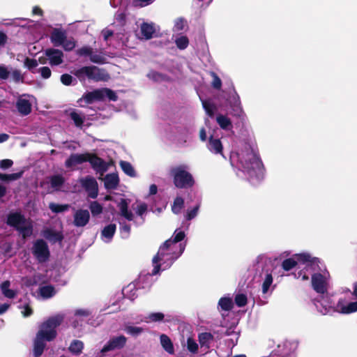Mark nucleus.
<instances>
[{
    "mask_svg": "<svg viewBox=\"0 0 357 357\" xmlns=\"http://www.w3.org/2000/svg\"><path fill=\"white\" fill-rule=\"evenodd\" d=\"M185 236L184 231L179 229H176L172 237L160 246L157 255L153 258V269L151 274L147 275L148 277L157 275L160 271L169 268L181 255L185 247V243L181 242ZM145 277L146 275H141L139 280H143Z\"/></svg>",
    "mask_w": 357,
    "mask_h": 357,
    "instance_id": "nucleus-1",
    "label": "nucleus"
},
{
    "mask_svg": "<svg viewBox=\"0 0 357 357\" xmlns=\"http://www.w3.org/2000/svg\"><path fill=\"white\" fill-rule=\"evenodd\" d=\"M231 166L249 178L260 179L264 174V166L257 154L249 146L232 153L230 156Z\"/></svg>",
    "mask_w": 357,
    "mask_h": 357,
    "instance_id": "nucleus-2",
    "label": "nucleus"
},
{
    "mask_svg": "<svg viewBox=\"0 0 357 357\" xmlns=\"http://www.w3.org/2000/svg\"><path fill=\"white\" fill-rule=\"evenodd\" d=\"M63 315L56 314L44 321L36 334L33 342V355L39 357L46 346V342L53 340L56 336V328L62 323Z\"/></svg>",
    "mask_w": 357,
    "mask_h": 357,
    "instance_id": "nucleus-3",
    "label": "nucleus"
},
{
    "mask_svg": "<svg viewBox=\"0 0 357 357\" xmlns=\"http://www.w3.org/2000/svg\"><path fill=\"white\" fill-rule=\"evenodd\" d=\"M7 223L10 226L14 227L24 238L32 234L33 225L31 220L26 219L20 213H10L8 216Z\"/></svg>",
    "mask_w": 357,
    "mask_h": 357,
    "instance_id": "nucleus-4",
    "label": "nucleus"
},
{
    "mask_svg": "<svg viewBox=\"0 0 357 357\" xmlns=\"http://www.w3.org/2000/svg\"><path fill=\"white\" fill-rule=\"evenodd\" d=\"M188 169L186 165H179L171 169L170 173L176 187L186 188L193 185L194 179Z\"/></svg>",
    "mask_w": 357,
    "mask_h": 357,
    "instance_id": "nucleus-5",
    "label": "nucleus"
},
{
    "mask_svg": "<svg viewBox=\"0 0 357 357\" xmlns=\"http://www.w3.org/2000/svg\"><path fill=\"white\" fill-rule=\"evenodd\" d=\"M105 98H107L109 100L116 101L117 100V96L112 90L107 88H103L89 92L83 96V100L86 103L104 100Z\"/></svg>",
    "mask_w": 357,
    "mask_h": 357,
    "instance_id": "nucleus-6",
    "label": "nucleus"
},
{
    "mask_svg": "<svg viewBox=\"0 0 357 357\" xmlns=\"http://www.w3.org/2000/svg\"><path fill=\"white\" fill-rule=\"evenodd\" d=\"M314 304L317 310L322 314L330 313L334 310L335 311L336 305H335L331 296L328 292L319 294L317 298L314 300Z\"/></svg>",
    "mask_w": 357,
    "mask_h": 357,
    "instance_id": "nucleus-7",
    "label": "nucleus"
},
{
    "mask_svg": "<svg viewBox=\"0 0 357 357\" xmlns=\"http://www.w3.org/2000/svg\"><path fill=\"white\" fill-rule=\"evenodd\" d=\"M330 275L328 271L314 273L312 275V286L313 289L319 294L327 292Z\"/></svg>",
    "mask_w": 357,
    "mask_h": 357,
    "instance_id": "nucleus-8",
    "label": "nucleus"
},
{
    "mask_svg": "<svg viewBox=\"0 0 357 357\" xmlns=\"http://www.w3.org/2000/svg\"><path fill=\"white\" fill-rule=\"evenodd\" d=\"M317 258L312 257L307 252L296 254L291 258L287 259L283 261L282 267L285 271H289L296 266L298 263L305 264L306 263L314 262Z\"/></svg>",
    "mask_w": 357,
    "mask_h": 357,
    "instance_id": "nucleus-9",
    "label": "nucleus"
},
{
    "mask_svg": "<svg viewBox=\"0 0 357 357\" xmlns=\"http://www.w3.org/2000/svg\"><path fill=\"white\" fill-rule=\"evenodd\" d=\"M35 100V98L29 94L24 93L19 96L15 102L17 112L22 116L29 114Z\"/></svg>",
    "mask_w": 357,
    "mask_h": 357,
    "instance_id": "nucleus-10",
    "label": "nucleus"
},
{
    "mask_svg": "<svg viewBox=\"0 0 357 357\" xmlns=\"http://www.w3.org/2000/svg\"><path fill=\"white\" fill-rule=\"evenodd\" d=\"M34 257L40 263L45 262L49 259L50 252L47 243L42 240H36L31 249Z\"/></svg>",
    "mask_w": 357,
    "mask_h": 357,
    "instance_id": "nucleus-11",
    "label": "nucleus"
},
{
    "mask_svg": "<svg viewBox=\"0 0 357 357\" xmlns=\"http://www.w3.org/2000/svg\"><path fill=\"white\" fill-rule=\"evenodd\" d=\"M87 162L90 163L94 171L100 174V176H102L109 169V166L112 164V162L104 161L97 155L89 153L87 159ZM99 178H101L99 177Z\"/></svg>",
    "mask_w": 357,
    "mask_h": 357,
    "instance_id": "nucleus-12",
    "label": "nucleus"
},
{
    "mask_svg": "<svg viewBox=\"0 0 357 357\" xmlns=\"http://www.w3.org/2000/svg\"><path fill=\"white\" fill-rule=\"evenodd\" d=\"M79 183L82 187L86 190L88 196L92 199H95L98 195V185L96 180L90 176L82 178Z\"/></svg>",
    "mask_w": 357,
    "mask_h": 357,
    "instance_id": "nucleus-13",
    "label": "nucleus"
},
{
    "mask_svg": "<svg viewBox=\"0 0 357 357\" xmlns=\"http://www.w3.org/2000/svg\"><path fill=\"white\" fill-rule=\"evenodd\" d=\"M126 343V338L123 335L114 337L110 339L101 349L102 353H105L114 349H121Z\"/></svg>",
    "mask_w": 357,
    "mask_h": 357,
    "instance_id": "nucleus-14",
    "label": "nucleus"
},
{
    "mask_svg": "<svg viewBox=\"0 0 357 357\" xmlns=\"http://www.w3.org/2000/svg\"><path fill=\"white\" fill-rule=\"evenodd\" d=\"M45 56L51 66H59L63 62V52L59 50L50 48L45 50Z\"/></svg>",
    "mask_w": 357,
    "mask_h": 357,
    "instance_id": "nucleus-15",
    "label": "nucleus"
},
{
    "mask_svg": "<svg viewBox=\"0 0 357 357\" xmlns=\"http://www.w3.org/2000/svg\"><path fill=\"white\" fill-rule=\"evenodd\" d=\"M335 311L342 314H351L357 312V301L346 303L343 299H340L336 304Z\"/></svg>",
    "mask_w": 357,
    "mask_h": 357,
    "instance_id": "nucleus-16",
    "label": "nucleus"
},
{
    "mask_svg": "<svg viewBox=\"0 0 357 357\" xmlns=\"http://www.w3.org/2000/svg\"><path fill=\"white\" fill-rule=\"evenodd\" d=\"M90 214L87 210L79 209L74 214V225L76 227H84L89 221Z\"/></svg>",
    "mask_w": 357,
    "mask_h": 357,
    "instance_id": "nucleus-17",
    "label": "nucleus"
},
{
    "mask_svg": "<svg viewBox=\"0 0 357 357\" xmlns=\"http://www.w3.org/2000/svg\"><path fill=\"white\" fill-rule=\"evenodd\" d=\"M229 105L234 116L241 117L243 115L240 97L236 92L231 96Z\"/></svg>",
    "mask_w": 357,
    "mask_h": 357,
    "instance_id": "nucleus-18",
    "label": "nucleus"
},
{
    "mask_svg": "<svg viewBox=\"0 0 357 357\" xmlns=\"http://www.w3.org/2000/svg\"><path fill=\"white\" fill-rule=\"evenodd\" d=\"M208 150L213 154H220L225 158L222 154L223 146L220 139L211 136L206 144Z\"/></svg>",
    "mask_w": 357,
    "mask_h": 357,
    "instance_id": "nucleus-19",
    "label": "nucleus"
},
{
    "mask_svg": "<svg viewBox=\"0 0 357 357\" xmlns=\"http://www.w3.org/2000/svg\"><path fill=\"white\" fill-rule=\"evenodd\" d=\"M89 153L82 154H72L65 162V166L67 168H72L76 165L87 162Z\"/></svg>",
    "mask_w": 357,
    "mask_h": 357,
    "instance_id": "nucleus-20",
    "label": "nucleus"
},
{
    "mask_svg": "<svg viewBox=\"0 0 357 357\" xmlns=\"http://www.w3.org/2000/svg\"><path fill=\"white\" fill-rule=\"evenodd\" d=\"M119 215L128 221H132L134 218V214L128 209V202L125 199H121L118 203Z\"/></svg>",
    "mask_w": 357,
    "mask_h": 357,
    "instance_id": "nucleus-21",
    "label": "nucleus"
},
{
    "mask_svg": "<svg viewBox=\"0 0 357 357\" xmlns=\"http://www.w3.org/2000/svg\"><path fill=\"white\" fill-rule=\"evenodd\" d=\"M90 79L93 81H106L109 76L103 69L96 66H91Z\"/></svg>",
    "mask_w": 357,
    "mask_h": 357,
    "instance_id": "nucleus-22",
    "label": "nucleus"
},
{
    "mask_svg": "<svg viewBox=\"0 0 357 357\" xmlns=\"http://www.w3.org/2000/svg\"><path fill=\"white\" fill-rule=\"evenodd\" d=\"M66 38V33L64 31L56 29L53 30L51 34V41L54 46H61Z\"/></svg>",
    "mask_w": 357,
    "mask_h": 357,
    "instance_id": "nucleus-23",
    "label": "nucleus"
},
{
    "mask_svg": "<svg viewBox=\"0 0 357 357\" xmlns=\"http://www.w3.org/2000/svg\"><path fill=\"white\" fill-rule=\"evenodd\" d=\"M0 289L2 294L7 298H14L17 295V291L10 289V282L8 280L3 281L0 284Z\"/></svg>",
    "mask_w": 357,
    "mask_h": 357,
    "instance_id": "nucleus-24",
    "label": "nucleus"
},
{
    "mask_svg": "<svg viewBox=\"0 0 357 357\" xmlns=\"http://www.w3.org/2000/svg\"><path fill=\"white\" fill-rule=\"evenodd\" d=\"M105 187L107 189H115L119 183V178L116 174H107L104 178Z\"/></svg>",
    "mask_w": 357,
    "mask_h": 357,
    "instance_id": "nucleus-25",
    "label": "nucleus"
},
{
    "mask_svg": "<svg viewBox=\"0 0 357 357\" xmlns=\"http://www.w3.org/2000/svg\"><path fill=\"white\" fill-rule=\"evenodd\" d=\"M115 231L116 225L114 224H110L105 227L101 233L104 241L106 243L109 242L112 240Z\"/></svg>",
    "mask_w": 357,
    "mask_h": 357,
    "instance_id": "nucleus-26",
    "label": "nucleus"
},
{
    "mask_svg": "<svg viewBox=\"0 0 357 357\" xmlns=\"http://www.w3.org/2000/svg\"><path fill=\"white\" fill-rule=\"evenodd\" d=\"M216 121L220 127L223 130H229L232 128L231 120L225 115L218 114L216 116Z\"/></svg>",
    "mask_w": 357,
    "mask_h": 357,
    "instance_id": "nucleus-27",
    "label": "nucleus"
},
{
    "mask_svg": "<svg viewBox=\"0 0 357 357\" xmlns=\"http://www.w3.org/2000/svg\"><path fill=\"white\" fill-rule=\"evenodd\" d=\"M140 29L142 35L145 39L151 38L155 32L153 24L143 23Z\"/></svg>",
    "mask_w": 357,
    "mask_h": 357,
    "instance_id": "nucleus-28",
    "label": "nucleus"
},
{
    "mask_svg": "<svg viewBox=\"0 0 357 357\" xmlns=\"http://www.w3.org/2000/svg\"><path fill=\"white\" fill-rule=\"evenodd\" d=\"M123 296L130 300H134L137 296V288L135 283H130L123 289Z\"/></svg>",
    "mask_w": 357,
    "mask_h": 357,
    "instance_id": "nucleus-29",
    "label": "nucleus"
},
{
    "mask_svg": "<svg viewBox=\"0 0 357 357\" xmlns=\"http://www.w3.org/2000/svg\"><path fill=\"white\" fill-rule=\"evenodd\" d=\"M91 66L82 67L74 71V75L80 80L90 79Z\"/></svg>",
    "mask_w": 357,
    "mask_h": 357,
    "instance_id": "nucleus-30",
    "label": "nucleus"
},
{
    "mask_svg": "<svg viewBox=\"0 0 357 357\" xmlns=\"http://www.w3.org/2000/svg\"><path fill=\"white\" fill-rule=\"evenodd\" d=\"M160 343L163 349L169 354H173L174 352L173 344L169 337L166 335H160Z\"/></svg>",
    "mask_w": 357,
    "mask_h": 357,
    "instance_id": "nucleus-31",
    "label": "nucleus"
},
{
    "mask_svg": "<svg viewBox=\"0 0 357 357\" xmlns=\"http://www.w3.org/2000/svg\"><path fill=\"white\" fill-rule=\"evenodd\" d=\"M56 290L54 287L51 285H45L39 288V294L43 298H50L55 295Z\"/></svg>",
    "mask_w": 357,
    "mask_h": 357,
    "instance_id": "nucleus-32",
    "label": "nucleus"
},
{
    "mask_svg": "<svg viewBox=\"0 0 357 357\" xmlns=\"http://www.w3.org/2000/svg\"><path fill=\"white\" fill-rule=\"evenodd\" d=\"M119 165L123 172L130 177H135L137 176L136 172L132 165L127 161L121 160Z\"/></svg>",
    "mask_w": 357,
    "mask_h": 357,
    "instance_id": "nucleus-33",
    "label": "nucleus"
},
{
    "mask_svg": "<svg viewBox=\"0 0 357 357\" xmlns=\"http://www.w3.org/2000/svg\"><path fill=\"white\" fill-rule=\"evenodd\" d=\"M84 349V343L78 340H73L69 347V351L74 355H79L82 353Z\"/></svg>",
    "mask_w": 357,
    "mask_h": 357,
    "instance_id": "nucleus-34",
    "label": "nucleus"
},
{
    "mask_svg": "<svg viewBox=\"0 0 357 357\" xmlns=\"http://www.w3.org/2000/svg\"><path fill=\"white\" fill-rule=\"evenodd\" d=\"M43 236L47 240L53 242L61 241L62 236L59 232H54L51 229H46L43 231Z\"/></svg>",
    "mask_w": 357,
    "mask_h": 357,
    "instance_id": "nucleus-35",
    "label": "nucleus"
},
{
    "mask_svg": "<svg viewBox=\"0 0 357 357\" xmlns=\"http://www.w3.org/2000/svg\"><path fill=\"white\" fill-rule=\"evenodd\" d=\"M213 335L210 333H202L199 335V342L201 347H209V344L213 340Z\"/></svg>",
    "mask_w": 357,
    "mask_h": 357,
    "instance_id": "nucleus-36",
    "label": "nucleus"
},
{
    "mask_svg": "<svg viewBox=\"0 0 357 357\" xmlns=\"http://www.w3.org/2000/svg\"><path fill=\"white\" fill-rule=\"evenodd\" d=\"M319 262V259H317V261H315L314 263H306L305 264V267L303 270H301L298 271L297 273H294V275L296 278L301 279L303 281L308 280H309V274L306 273L308 267L311 265L317 264Z\"/></svg>",
    "mask_w": 357,
    "mask_h": 357,
    "instance_id": "nucleus-37",
    "label": "nucleus"
},
{
    "mask_svg": "<svg viewBox=\"0 0 357 357\" xmlns=\"http://www.w3.org/2000/svg\"><path fill=\"white\" fill-rule=\"evenodd\" d=\"M23 173V170L17 173H13L10 174H5L0 172V180L3 181H16L22 176Z\"/></svg>",
    "mask_w": 357,
    "mask_h": 357,
    "instance_id": "nucleus-38",
    "label": "nucleus"
},
{
    "mask_svg": "<svg viewBox=\"0 0 357 357\" xmlns=\"http://www.w3.org/2000/svg\"><path fill=\"white\" fill-rule=\"evenodd\" d=\"M91 314V311L88 309H77L74 313V318L75 321L77 319L83 320L89 317Z\"/></svg>",
    "mask_w": 357,
    "mask_h": 357,
    "instance_id": "nucleus-39",
    "label": "nucleus"
},
{
    "mask_svg": "<svg viewBox=\"0 0 357 357\" xmlns=\"http://www.w3.org/2000/svg\"><path fill=\"white\" fill-rule=\"evenodd\" d=\"M89 209L93 216H97L102 213L103 208L98 202L93 201L90 203Z\"/></svg>",
    "mask_w": 357,
    "mask_h": 357,
    "instance_id": "nucleus-40",
    "label": "nucleus"
},
{
    "mask_svg": "<svg viewBox=\"0 0 357 357\" xmlns=\"http://www.w3.org/2000/svg\"><path fill=\"white\" fill-rule=\"evenodd\" d=\"M202 102L206 113L208 116L213 117L215 110V106L209 100H202Z\"/></svg>",
    "mask_w": 357,
    "mask_h": 357,
    "instance_id": "nucleus-41",
    "label": "nucleus"
},
{
    "mask_svg": "<svg viewBox=\"0 0 357 357\" xmlns=\"http://www.w3.org/2000/svg\"><path fill=\"white\" fill-rule=\"evenodd\" d=\"M51 186L55 190H58L64 183V178L62 176L55 175L50 178Z\"/></svg>",
    "mask_w": 357,
    "mask_h": 357,
    "instance_id": "nucleus-42",
    "label": "nucleus"
},
{
    "mask_svg": "<svg viewBox=\"0 0 357 357\" xmlns=\"http://www.w3.org/2000/svg\"><path fill=\"white\" fill-rule=\"evenodd\" d=\"M232 300L230 298H221L218 302V305L223 310L228 311L232 307Z\"/></svg>",
    "mask_w": 357,
    "mask_h": 357,
    "instance_id": "nucleus-43",
    "label": "nucleus"
},
{
    "mask_svg": "<svg viewBox=\"0 0 357 357\" xmlns=\"http://www.w3.org/2000/svg\"><path fill=\"white\" fill-rule=\"evenodd\" d=\"M49 208L52 212L58 213L67 211L70 208V206L68 204H58L55 203H50L49 204Z\"/></svg>",
    "mask_w": 357,
    "mask_h": 357,
    "instance_id": "nucleus-44",
    "label": "nucleus"
},
{
    "mask_svg": "<svg viewBox=\"0 0 357 357\" xmlns=\"http://www.w3.org/2000/svg\"><path fill=\"white\" fill-rule=\"evenodd\" d=\"M183 204H184L183 199L180 197H176L174 199L173 205L172 206V210L173 213L175 214L179 213L183 207Z\"/></svg>",
    "mask_w": 357,
    "mask_h": 357,
    "instance_id": "nucleus-45",
    "label": "nucleus"
},
{
    "mask_svg": "<svg viewBox=\"0 0 357 357\" xmlns=\"http://www.w3.org/2000/svg\"><path fill=\"white\" fill-rule=\"evenodd\" d=\"M176 47L180 50H185L189 44L188 38L185 36H179L175 40Z\"/></svg>",
    "mask_w": 357,
    "mask_h": 357,
    "instance_id": "nucleus-46",
    "label": "nucleus"
},
{
    "mask_svg": "<svg viewBox=\"0 0 357 357\" xmlns=\"http://www.w3.org/2000/svg\"><path fill=\"white\" fill-rule=\"evenodd\" d=\"M273 283V277L271 273H266L262 283V292L266 294Z\"/></svg>",
    "mask_w": 357,
    "mask_h": 357,
    "instance_id": "nucleus-47",
    "label": "nucleus"
},
{
    "mask_svg": "<svg viewBox=\"0 0 357 357\" xmlns=\"http://www.w3.org/2000/svg\"><path fill=\"white\" fill-rule=\"evenodd\" d=\"M70 117L77 127L82 126L84 117L81 114L73 111L70 113Z\"/></svg>",
    "mask_w": 357,
    "mask_h": 357,
    "instance_id": "nucleus-48",
    "label": "nucleus"
},
{
    "mask_svg": "<svg viewBox=\"0 0 357 357\" xmlns=\"http://www.w3.org/2000/svg\"><path fill=\"white\" fill-rule=\"evenodd\" d=\"M124 330L128 334L132 336H137L142 333L143 331L142 328L133 326H128L125 328Z\"/></svg>",
    "mask_w": 357,
    "mask_h": 357,
    "instance_id": "nucleus-49",
    "label": "nucleus"
},
{
    "mask_svg": "<svg viewBox=\"0 0 357 357\" xmlns=\"http://www.w3.org/2000/svg\"><path fill=\"white\" fill-rule=\"evenodd\" d=\"M120 224V231L122 238H126L128 237L130 231V227L129 225L123 224L121 220H119Z\"/></svg>",
    "mask_w": 357,
    "mask_h": 357,
    "instance_id": "nucleus-50",
    "label": "nucleus"
},
{
    "mask_svg": "<svg viewBox=\"0 0 357 357\" xmlns=\"http://www.w3.org/2000/svg\"><path fill=\"white\" fill-rule=\"evenodd\" d=\"M187 348L191 353H196L198 350V344L192 338H188L187 340Z\"/></svg>",
    "mask_w": 357,
    "mask_h": 357,
    "instance_id": "nucleus-51",
    "label": "nucleus"
},
{
    "mask_svg": "<svg viewBox=\"0 0 357 357\" xmlns=\"http://www.w3.org/2000/svg\"><path fill=\"white\" fill-rule=\"evenodd\" d=\"M61 46L66 51H70L75 47V43L73 38H67L66 37Z\"/></svg>",
    "mask_w": 357,
    "mask_h": 357,
    "instance_id": "nucleus-52",
    "label": "nucleus"
},
{
    "mask_svg": "<svg viewBox=\"0 0 357 357\" xmlns=\"http://www.w3.org/2000/svg\"><path fill=\"white\" fill-rule=\"evenodd\" d=\"M185 26H186V22L182 18H178L175 20L174 31H182L184 29Z\"/></svg>",
    "mask_w": 357,
    "mask_h": 357,
    "instance_id": "nucleus-53",
    "label": "nucleus"
},
{
    "mask_svg": "<svg viewBox=\"0 0 357 357\" xmlns=\"http://www.w3.org/2000/svg\"><path fill=\"white\" fill-rule=\"evenodd\" d=\"M235 303L238 307H243L247 303V297L245 295L241 294H237L235 297Z\"/></svg>",
    "mask_w": 357,
    "mask_h": 357,
    "instance_id": "nucleus-54",
    "label": "nucleus"
},
{
    "mask_svg": "<svg viewBox=\"0 0 357 357\" xmlns=\"http://www.w3.org/2000/svg\"><path fill=\"white\" fill-rule=\"evenodd\" d=\"M9 76H10V78L15 82L23 81V76L18 70H12V72L10 73Z\"/></svg>",
    "mask_w": 357,
    "mask_h": 357,
    "instance_id": "nucleus-55",
    "label": "nucleus"
},
{
    "mask_svg": "<svg viewBox=\"0 0 357 357\" xmlns=\"http://www.w3.org/2000/svg\"><path fill=\"white\" fill-rule=\"evenodd\" d=\"M211 75L213 77L212 86L213 88L220 89L222 86V82L219 77L213 72L211 73Z\"/></svg>",
    "mask_w": 357,
    "mask_h": 357,
    "instance_id": "nucleus-56",
    "label": "nucleus"
},
{
    "mask_svg": "<svg viewBox=\"0 0 357 357\" xmlns=\"http://www.w3.org/2000/svg\"><path fill=\"white\" fill-rule=\"evenodd\" d=\"M147 318L149 319V321H146V322L159 321L163 319L164 314L161 312L151 313Z\"/></svg>",
    "mask_w": 357,
    "mask_h": 357,
    "instance_id": "nucleus-57",
    "label": "nucleus"
},
{
    "mask_svg": "<svg viewBox=\"0 0 357 357\" xmlns=\"http://www.w3.org/2000/svg\"><path fill=\"white\" fill-rule=\"evenodd\" d=\"M134 209L138 215L142 216L147 210V205L145 203L140 202Z\"/></svg>",
    "mask_w": 357,
    "mask_h": 357,
    "instance_id": "nucleus-58",
    "label": "nucleus"
},
{
    "mask_svg": "<svg viewBox=\"0 0 357 357\" xmlns=\"http://www.w3.org/2000/svg\"><path fill=\"white\" fill-rule=\"evenodd\" d=\"M38 61L36 59L26 58L24 61V66L29 70H32L37 67Z\"/></svg>",
    "mask_w": 357,
    "mask_h": 357,
    "instance_id": "nucleus-59",
    "label": "nucleus"
},
{
    "mask_svg": "<svg viewBox=\"0 0 357 357\" xmlns=\"http://www.w3.org/2000/svg\"><path fill=\"white\" fill-rule=\"evenodd\" d=\"M199 208V206L197 205L192 210L188 211V212L186 213V216H185L186 219L188 220H190L193 219L194 218H195L198 213Z\"/></svg>",
    "mask_w": 357,
    "mask_h": 357,
    "instance_id": "nucleus-60",
    "label": "nucleus"
},
{
    "mask_svg": "<svg viewBox=\"0 0 357 357\" xmlns=\"http://www.w3.org/2000/svg\"><path fill=\"white\" fill-rule=\"evenodd\" d=\"M38 72L44 79H48L51 76V70L48 67H42L38 69Z\"/></svg>",
    "mask_w": 357,
    "mask_h": 357,
    "instance_id": "nucleus-61",
    "label": "nucleus"
},
{
    "mask_svg": "<svg viewBox=\"0 0 357 357\" xmlns=\"http://www.w3.org/2000/svg\"><path fill=\"white\" fill-rule=\"evenodd\" d=\"M73 78L68 74H63L61 76V82L66 86L70 85L73 82Z\"/></svg>",
    "mask_w": 357,
    "mask_h": 357,
    "instance_id": "nucleus-62",
    "label": "nucleus"
},
{
    "mask_svg": "<svg viewBox=\"0 0 357 357\" xmlns=\"http://www.w3.org/2000/svg\"><path fill=\"white\" fill-rule=\"evenodd\" d=\"M13 165V161L10 159H4L0 160V169H6Z\"/></svg>",
    "mask_w": 357,
    "mask_h": 357,
    "instance_id": "nucleus-63",
    "label": "nucleus"
},
{
    "mask_svg": "<svg viewBox=\"0 0 357 357\" xmlns=\"http://www.w3.org/2000/svg\"><path fill=\"white\" fill-rule=\"evenodd\" d=\"M148 77L153 81L159 82L163 79V76L155 71H151L147 75Z\"/></svg>",
    "mask_w": 357,
    "mask_h": 357,
    "instance_id": "nucleus-64",
    "label": "nucleus"
}]
</instances>
